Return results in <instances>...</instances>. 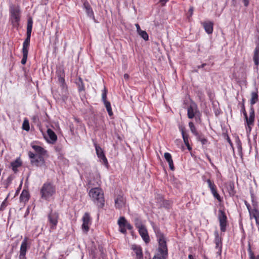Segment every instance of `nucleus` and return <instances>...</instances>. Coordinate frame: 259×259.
Instances as JSON below:
<instances>
[{"label":"nucleus","mask_w":259,"mask_h":259,"mask_svg":"<svg viewBox=\"0 0 259 259\" xmlns=\"http://www.w3.org/2000/svg\"><path fill=\"white\" fill-rule=\"evenodd\" d=\"M89 195L96 205L102 208L104 205V193L102 190L98 187L92 188L90 190Z\"/></svg>","instance_id":"nucleus-1"},{"label":"nucleus","mask_w":259,"mask_h":259,"mask_svg":"<svg viewBox=\"0 0 259 259\" xmlns=\"http://www.w3.org/2000/svg\"><path fill=\"white\" fill-rule=\"evenodd\" d=\"M154 230L156 234L157 240L158 242V252L159 253H164L165 255H168L166 238L165 236L159 229L154 228Z\"/></svg>","instance_id":"nucleus-2"},{"label":"nucleus","mask_w":259,"mask_h":259,"mask_svg":"<svg viewBox=\"0 0 259 259\" xmlns=\"http://www.w3.org/2000/svg\"><path fill=\"white\" fill-rule=\"evenodd\" d=\"M40 193L41 198L47 200L56 193L55 186L51 183H45L43 184Z\"/></svg>","instance_id":"nucleus-3"},{"label":"nucleus","mask_w":259,"mask_h":259,"mask_svg":"<svg viewBox=\"0 0 259 259\" xmlns=\"http://www.w3.org/2000/svg\"><path fill=\"white\" fill-rule=\"evenodd\" d=\"M56 75L58 78V82L62 88V96H65L67 93V88L65 80V73L64 69L62 67H59L56 70Z\"/></svg>","instance_id":"nucleus-4"},{"label":"nucleus","mask_w":259,"mask_h":259,"mask_svg":"<svg viewBox=\"0 0 259 259\" xmlns=\"http://www.w3.org/2000/svg\"><path fill=\"white\" fill-rule=\"evenodd\" d=\"M28 156L30 158L31 163L37 167H43L46 166L44 156L41 155H35L32 152H29Z\"/></svg>","instance_id":"nucleus-5"},{"label":"nucleus","mask_w":259,"mask_h":259,"mask_svg":"<svg viewBox=\"0 0 259 259\" xmlns=\"http://www.w3.org/2000/svg\"><path fill=\"white\" fill-rule=\"evenodd\" d=\"M59 218V215L58 212L56 211H53L52 209L50 210V212L48 214V222L51 229H56V226L58 223Z\"/></svg>","instance_id":"nucleus-6"},{"label":"nucleus","mask_w":259,"mask_h":259,"mask_svg":"<svg viewBox=\"0 0 259 259\" xmlns=\"http://www.w3.org/2000/svg\"><path fill=\"white\" fill-rule=\"evenodd\" d=\"M30 247V243L28 242V238L27 237H24L20 246L19 255V259L27 258L26 256V252Z\"/></svg>","instance_id":"nucleus-7"},{"label":"nucleus","mask_w":259,"mask_h":259,"mask_svg":"<svg viewBox=\"0 0 259 259\" xmlns=\"http://www.w3.org/2000/svg\"><path fill=\"white\" fill-rule=\"evenodd\" d=\"M11 20L14 26H17L19 25L20 21V12L18 8H12L10 10Z\"/></svg>","instance_id":"nucleus-8"},{"label":"nucleus","mask_w":259,"mask_h":259,"mask_svg":"<svg viewBox=\"0 0 259 259\" xmlns=\"http://www.w3.org/2000/svg\"><path fill=\"white\" fill-rule=\"evenodd\" d=\"M94 145L95 146L96 154L98 157L99 158H100L101 160H102L103 163L104 165H107L108 164V161L102 149L100 147L99 145L97 144V143L95 141H94Z\"/></svg>","instance_id":"nucleus-9"},{"label":"nucleus","mask_w":259,"mask_h":259,"mask_svg":"<svg viewBox=\"0 0 259 259\" xmlns=\"http://www.w3.org/2000/svg\"><path fill=\"white\" fill-rule=\"evenodd\" d=\"M107 90L105 88H104V90L102 91V100L104 103L105 106L106 108L107 111L109 116H112L113 115V112L112 111V108L111 106L110 103L107 101Z\"/></svg>","instance_id":"nucleus-10"},{"label":"nucleus","mask_w":259,"mask_h":259,"mask_svg":"<svg viewBox=\"0 0 259 259\" xmlns=\"http://www.w3.org/2000/svg\"><path fill=\"white\" fill-rule=\"evenodd\" d=\"M197 112H200V111L198 109L197 105L194 103H192L187 109L188 117L190 119L194 118Z\"/></svg>","instance_id":"nucleus-11"},{"label":"nucleus","mask_w":259,"mask_h":259,"mask_svg":"<svg viewBox=\"0 0 259 259\" xmlns=\"http://www.w3.org/2000/svg\"><path fill=\"white\" fill-rule=\"evenodd\" d=\"M33 21L32 19L30 18L28 19L27 24V32H26V38L23 42V44H30L31 34L32 29Z\"/></svg>","instance_id":"nucleus-12"},{"label":"nucleus","mask_w":259,"mask_h":259,"mask_svg":"<svg viewBox=\"0 0 259 259\" xmlns=\"http://www.w3.org/2000/svg\"><path fill=\"white\" fill-rule=\"evenodd\" d=\"M127 221L124 217H120L118 220L119 231L122 234L126 233V228Z\"/></svg>","instance_id":"nucleus-13"},{"label":"nucleus","mask_w":259,"mask_h":259,"mask_svg":"<svg viewBox=\"0 0 259 259\" xmlns=\"http://www.w3.org/2000/svg\"><path fill=\"white\" fill-rule=\"evenodd\" d=\"M138 232L144 242L146 243H149L150 241V238L146 227L143 228H140V229L138 230Z\"/></svg>","instance_id":"nucleus-14"},{"label":"nucleus","mask_w":259,"mask_h":259,"mask_svg":"<svg viewBox=\"0 0 259 259\" xmlns=\"http://www.w3.org/2000/svg\"><path fill=\"white\" fill-rule=\"evenodd\" d=\"M83 223L82 225V229L86 232L89 230V225L90 222V217L88 213L86 212L82 218Z\"/></svg>","instance_id":"nucleus-15"},{"label":"nucleus","mask_w":259,"mask_h":259,"mask_svg":"<svg viewBox=\"0 0 259 259\" xmlns=\"http://www.w3.org/2000/svg\"><path fill=\"white\" fill-rule=\"evenodd\" d=\"M30 44H23V48H22V53H23V58L21 60V63L24 65L26 64L28 54V48Z\"/></svg>","instance_id":"nucleus-16"},{"label":"nucleus","mask_w":259,"mask_h":259,"mask_svg":"<svg viewBox=\"0 0 259 259\" xmlns=\"http://www.w3.org/2000/svg\"><path fill=\"white\" fill-rule=\"evenodd\" d=\"M254 110L253 106H250L249 109V117L245 118L247 125H253L254 120Z\"/></svg>","instance_id":"nucleus-17"},{"label":"nucleus","mask_w":259,"mask_h":259,"mask_svg":"<svg viewBox=\"0 0 259 259\" xmlns=\"http://www.w3.org/2000/svg\"><path fill=\"white\" fill-rule=\"evenodd\" d=\"M125 201V199L122 196L120 195H118L115 199V205L116 208H121L124 205Z\"/></svg>","instance_id":"nucleus-18"},{"label":"nucleus","mask_w":259,"mask_h":259,"mask_svg":"<svg viewBox=\"0 0 259 259\" xmlns=\"http://www.w3.org/2000/svg\"><path fill=\"white\" fill-rule=\"evenodd\" d=\"M47 134L49 138V140H48V142L50 143L54 144L57 139L56 134L50 128L47 130Z\"/></svg>","instance_id":"nucleus-19"},{"label":"nucleus","mask_w":259,"mask_h":259,"mask_svg":"<svg viewBox=\"0 0 259 259\" xmlns=\"http://www.w3.org/2000/svg\"><path fill=\"white\" fill-rule=\"evenodd\" d=\"M179 128L180 131L181 132L182 137L183 139V141H184L185 144L188 145V144H189V140H188L189 136L187 134H186V133L185 132V126L183 125L180 124L179 125Z\"/></svg>","instance_id":"nucleus-20"},{"label":"nucleus","mask_w":259,"mask_h":259,"mask_svg":"<svg viewBox=\"0 0 259 259\" xmlns=\"http://www.w3.org/2000/svg\"><path fill=\"white\" fill-rule=\"evenodd\" d=\"M164 156L165 160L168 163L169 168L171 170H174L175 169V167L174 165L173 160L172 159L171 154L168 152H166L164 153Z\"/></svg>","instance_id":"nucleus-21"},{"label":"nucleus","mask_w":259,"mask_h":259,"mask_svg":"<svg viewBox=\"0 0 259 259\" xmlns=\"http://www.w3.org/2000/svg\"><path fill=\"white\" fill-rule=\"evenodd\" d=\"M214 242L215 244V247L222 246V238L220 236L219 234L217 231H215L214 233Z\"/></svg>","instance_id":"nucleus-22"},{"label":"nucleus","mask_w":259,"mask_h":259,"mask_svg":"<svg viewBox=\"0 0 259 259\" xmlns=\"http://www.w3.org/2000/svg\"><path fill=\"white\" fill-rule=\"evenodd\" d=\"M203 27L206 33L211 34L213 31V23L211 22H204L203 23Z\"/></svg>","instance_id":"nucleus-23"},{"label":"nucleus","mask_w":259,"mask_h":259,"mask_svg":"<svg viewBox=\"0 0 259 259\" xmlns=\"http://www.w3.org/2000/svg\"><path fill=\"white\" fill-rule=\"evenodd\" d=\"M258 92L257 89L255 91L252 92L251 93V99H250V106H253V105L255 104L258 101Z\"/></svg>","instance_id":"nucleus-24"},{"label":"nucleus","mask_w":259,"mask_h":259,"mask_svg":"<svg viewBox=\"0 0 259 259\" xmlns=\"http://www.w3.org/2000/svg\"><path fill=\"white\" fill-rule=\"evenodd\" d=\"M253 59L254 64L257 67L259 65V45H257L254 50Z\"/></svg>","instance_id":"nucleus-25"},{"label":"nucleus","mask_w":259,"mask_h":259,"mask_svg":"<svg viewBox=\"0 0 259 259\" xmlns=\"http://www.w3.org/2000/svg\"><path fill=\"white\" fill-rule=\"evenodd\" d=\"M32 148L37 153L36 154H35V155L40 154L42 156H44L47 153L46 150H45L43 148L39 146L33 145L32 146Z\"/></svg>","instance_id":"nucleus-26"},{"label":"nucleus","mask_w":259,"mask_h":259,"mask_svg":"<svg viewBox=\"0 0 259 259\" xmlns=\"http://www.w3.org/2000/svg\"><path fill=\"white\" fill-rule=\"evenodd\" d=\"M132 249L136 254L137 257L141 258L142 257V250L140 246L134 245L133 246Z\"/></svg>","instance_id":"nucleus-27"},{"label":"nucleus","mask_w":259,"mask_h":259,"mask_svg":"<svg viewBox=\"0 0 259 259\" xmlns=\"http://www.w3.org/2000/svg\"><path fill=\"white\" fill-rule=\"evenodd\" d=\"M21 165V162L19 159H17L11 163V166L13 170L16 172L17 171V168Z\"/></svg>","instance_id":"nucleus-28"},{"label":"nucleus","mask_w":259,"mask_h":259,"mask_svg":"<svg viewBox=\"0 0 259 259\" xmlns=\"http://www.w3.org/2000/svg\"><path fill=\"white\" fill-rule=\"evenodd\" d=\"M250 217L254 218L255 220L256 224L259 225V211L257 209H253V211L250 212Z\"/></svg>","instance_id":"nucleus-29"},{"label":"nucleus","mask_w":259,"mask_h":259,"mask_svg":"<svg viewBox=\"0 0 259 259\" xmlns=\"http://www.w3.org/2000/svg\"><path fill=\"white\" fill-rule=\"evenodd\" d=\"M76 83L78 86V90L79 92L84 90V85L80 77H79L78 79L76 81Z\"/></svg>","instance_id":"nucleus-30"},{"label":"nucleus","mask_w":259,"mask_h":259,"mask_svg":"<svg viewBox=\"0 0 259 259\" xmlns=\"http://www.w3.org/2000/svg\"><path fill=\"white\" fill-rule=\"evenodd\" d=\"M29 195L27 191H23L20 196V200L21 202H26L29 200Z\"/></svg>","instance_id":"nucleus-31"},{"label":"nucleus","mask_w":259,"mask_h":259,"mask_svg":"<svg viewBox=\"0 0 259 259\" xmlns=\"http://www.w3.org/2000/svg\"><path fill=\"white\" fill-rule=\"evenodd\" d=\"M218 219L219 220V223L227 222V218L224 211L222 210H219Z\"/></svg>","instance_id":"nucleus-32"},{"label":"nucleus","mask_w":259,"mask_h":259,"mask_svg":"<svg viewBox=\"0 0 259 259\" xmlns=\"http://www.w3.org/2000/svg\"><path fill=\"white\" fill-rule=\"evenodd\" d=\"M196 138V139L201 142L202 145L206 144L207 142V140L204 137V136L202 134H199V133L197 134V135L195 136Z\"/></svg>","instance_id":"nucleus-33"},{"label":"nucleus","mask_w":259,"mask_h":259,"mask_svg":"<svg viewBox=\"0 0 259 259\" xmlns=\"http://www.w3.org/2000/svg\"><path fill=\"white\" fill-rule=\"evenodd\" d=\"M134 223L135 227L138 229V230H139L140 228H143L145 227V225L143 224L141 219L138 218H135Z\"/></svg>","instance_id":"nucleus-34"},{"label":"nucleus","mask_w":259,"mask_h":259,"mask_svg":"<svg viewBox=\"0 0 259 259\" xmlns=\"http://www.w3.org/2000/svg\"><path fill=\"white\" fill-rule=\"evenodd\" d=\"M227 190L229 195L233 196L235 194V191L234 189V185L233 183H230L227 187Z\"/></svg>","instance_id":"nucleus-35"},{"label":"nucleus","mask_w":259,"mask_h":259,"mask_svg":"<svg viewBox=\"0 0 259 259\" xmlns=\"http://www.w3.org/2000/svg\"><path fill=\"white\" fill-rule=\"evenodd\" d=\"M189 126L190 128L191 132L194 135H197L198 132L197 131L196 128L192 122H189Z\"/></svg>","instance_id":"nucleus-36"},{"label":"nucleus","mask_w":259,"mask_h":259,"mask_svg":"<svg viewBox=\"0 0 259 259\" xmlns=\"http://www.w3.org/2000/svg\"><path fill=\"white\" fill-rule=\"evenodd\" d=\"M87 13L88 14V16L90 17H94V12L92 10V9L90 7V6L88 5H84Z\"/></svg>","instance_id":"nucleus-37"},{"label":"nucleus","mask_w":259,"mask_h":259,"mask_svg":"<svg viewBox=\"0 0 259 259\" xmlns=\"http://www.w3.org/2000/svg\"><path fill=\"white\" fill-rule=\"evenodd\" d=\"M207 184H208V186L209 188L210 189V191L212 190H213L214 189L217 188V187L214 184V182L210 180V179H207L206 181Z\"/></svg>","instance_id":"nucleus-38"},{"label":"nucleus","mask_w":259,"mask_h":259,"mask_svg":"<svg viewBox=\"0 0 259 259\" xmlns=\"http://www.w3.org/2000/svg\"><path fill=\"white\" fill-rule=\"evenodd\" d=\"M211 193L213 196V197L217 199L219 202L222 201V198L220 196V195L219 194V193L217 192V188L214 189L213 190L211 191Z\"/></svg>","instance_id":"nucleus-39"},{"label":"nucleus","mask_w":259,"mask_h":259,"mask_svg":"<svg viewBox=\"0 0 259 259\" xmlns=\"http://www.w3.org/2000/svg\"><path fill=\"white\" fill-rule=\"evenodd\" d=\"M138 34L146 41L149 39L148 34L145 31L142 30L138 33Z\"/></svg>","instance_id":"nucleus-40"},{"label":"nucleus","mask_w":259,"mask_h":259,"mask_svg":"<svg viewBox=\"0 0 259 259\" xmlns=\"http://www.w3.org/2000/svg\"><path fill=\"white\" fill-rule=\"evenodd\" d=\"M251 198L252 204L253 207V209H257V201H256V199L255 198V196H254V194L251 192Z\"/></svg>","instance_id":"nucleus-41"},{"label":"nucleus","mask_w":259,"mask_h":259,"mask_svg":"<svg viewBox=\"0 0 259 259\" xmlns=\"http://www.w3.org/2000/svg\"><path fill=\"white\" fill-rule=\"evenodd\" d=\"M22 128L24 130L28 131L30 129L29 123L28 120H25L22 124Z\"/></svg>","instance_id":"nucleus-42"},{"label":"nucleus","mask_w":259,"mask_h":259,"mask_svg":"<svg viewBox=\"0 0 259 259\" xmlns=\"http://www.w3.org/2000/svg\"><path fill=\"white\" fill-rule=\"evenodd\" d=\"M160 255H154L153 259H166L168 255H165L164 253H160Z\"/></svg>","instance_id":"nucleus-43"},{"label":"nucleus","mask_w":259,"mask_h":259,"mask_svg":"<svg viewBox=\"0 0 259 259\" xmlns=\"http://www.w3.org/2000/svg\"><path fill=\"white\" fill-rule=\"evenodd\" d=\"M220 226L221 231L225 232L226 230L227 222L220 223Z\"/></svg>","instance_id":"nucleus-44"},{"label":"nucleus","mask_w":259,"mask_h":259,"mask_svg":"<svg viewBox=\"0 0 259 259\" xmlns=\"http://www.w3.org/2000/svg\"><path fill=\"white\" fill-rule=\"evenodd\" d=\"M249 255L250 257V259H259V255H257L255 256L253 254V253L251 250V248L249 246L248 248Z\"/></svg>","instance_id":"nucleus-45"},{"label":"nucleus","mask_w":259,"mask_h":259,"mask_svg":"<svg viewBox=\"0 0 259 259\" xmlns=\"http://www.w3.org/2000/svg\"><path fill=\"white\" fill-rule=\"evenodd\" d=\"M7 206V198H6L1 205L0 210H1V211L4 210Z\"/></svg>","instance_id":"nucleus-46"},{"label":"nucleus","mask_w":259,"mask_h":259,"mask_svg":"<svg viewBox=\"0 0 259 259\" xmlns=\"http://www.w3.org/2000/svg\"><path fill=\"white\" fill-rule=\"evenodd\" d=\"M201 113L200 112H197V114L194 116L195 121L197 123H200L201 122Z\"/></svg>","instance_id":"nucleus-47"},{"label":"nucleus","mask_w":259,"mask_h":259,"mask_svg":"<svg viewBox=\"0 0 259 259\" xmlns=\"http://www.w3.org/2000/svg\"><path fill=\"white\" fill-rule=\"evenodd\" d=\"M31 120L36 124H38L39 123V118L37 115H33L31 118Z\"/></svg>","instance_id":"nucleus-48"},{"label":"nucleus","mask_w":259,"mask_h":259,"mask_svg":"<svg viewBox=\"0 0 259 259\" xmlns=\"http://www.w3.org/2000/svg\"><path fill=\"white\" fill-rule=\"evenodd\" d=\"M194 9L193 7H191L189 8V10L188 11V13L187 14V17L188 19H189L193 15Z\"/></svg>","instance_id":"nucleus-49"},{"label":"nucleus","mask_w":259,"mask_h":259,"mask_svg":"<svg viewBox=\"0 0 259 259\" xmlns=\"http://www.w3.org/2000/svg\"><path fill=\"white\" fill-rule=\"evenodd\" d=\"M244 203L246 206V207L249 212V214H250V212L253 211V209H251L250 204L246 201H244Z\"/></svg>","instance_id":"nucleus-50"},{"label":"nucleus","mask_w":259,"mask_h":259,"mask_svg":"<svg viewBox=\"0 0 259 259\" xmlns=\"http://www.w3.org/2000/svg\"><path fill=\"white\" fill-rule=\"evenodd\" d=\"M215 248L218 250L217 254L221 255L222 251V246L215 247Z\"/></svg>","instance_id":"nucleus-51"},{"label":"nucleus","mask_w":259,"mask_h":259,"mask_svg":"<svg viewBox=\"0 0 259 259\" xmlns=\"http://www.w3.org/2000/svg\"><path fill=\"white\" fill-rule=\"evenodd\" d=\"M132 229H133V226L129 223L127 222V223L126 224V230L128 229L129 230H131Z\"/></svg>","instance_id":"nucleus-52"},{"label":"nucleus","mask_w":259,"mask_h":259,"mask_svg":"<svg viewBox=\"0 0 259 259\" xmlns=\"http://www.w3.org/2000/svg\"><path fill=\"white\" fill-rule=\"evenodd\" d=\"M135 26L136 27V28H137V31L138 32V33L140 32L141 31H142V30L140 28V25L138 24H135Z\"/></svg>","instance_id":"nucleus-53"},{"label":"nucleus","mask_w":259,"mask_h":259,"mask_svg":"<svg viewBox=\"0 0 259 259\" xmlns=\"http://www.w3.org/2000/svg\"><path fill=\"white\" fill-rule=\"evenodd\" d=\"M242 111H243V113L245 118H247V114L246 113V112L245 111V108L244 106L243 107Z\"/></svg>","instance_id":"nucleus-54"},{"label":"nucleus","mask_w":259,"mask_h":259,"mask_svg":"<svg viewBox=\"0 0 259 259\" xmlns=\"http://www.w3.org/2000/svg\"><path fill=\"white\" fill-rule=\"evenodd\" d=\"M168 1L169 0H160L159 2L162 6H164Z\"/></svg>","instance_id":"nucleus-55"},{"label":"nucleus","mask_w":259,"mask_h":259,"mask_svg":"<svg viewBox=\"0 0 259 259\" xmlns=\"http://www.w3.org/2000/svg\"><path fill=\"white\" fill-rule=\"evenodd\" d=\"M244 5L245 7H247L249 5V0H243Z\"/></svg>","instance_id":"nucleus-56"},{"label":"nucleus","mask_w":259,"mask_h":259,"mask_svg":"<svg viewBox=\"0 0 259 259\" xmlns=\"http://www.w3.org/2000/svg\"><path fill=\"white\" fill-rule=\"evenodd\" d=\"M247 125V127L246 128V131H247V132H250L251 131V125Z\"/></svg>","instance_id":"nucleus-57"},{"label":"nucleus","mask_w":259,"mask_h":259,"mask_svg":"<svg viewBox=\"0 0 259 259\" xmlns=\"http://www.w3.org/2000/svg\"><path fill=\"white\" fill-rule=\"evenodd\" d=\"M123 77L125 79L127 80L129 78V75L127 74H124Z\"/></svg>","instance_id":"nucleus-58"},{"label":"nucleus","mask_w":259,"mask_h":259,"mask_svg":"<svg viewBox=\"0 0 259 259\" xmlns=\"http://www.w3.org/2000/svg\"><path fill=\"white\" fill-rule=\"evenodd\" d=\"M186 146L187 147V148H188V149L189 151L191 150L192 148L191 147V146H190V144H188H188H187V145H186Z\"/></svg>","instance_id":"nucleus-59"},{"label":"nucleus","mask_w":259,"mask_h":259,"mask_svg":"<svg viewBox=\"0 0 259 259\" xmlns=\"http://www.w3.org/2000/svg\"><path fill=\"white\" fill-rule=\"evenodd\" d=\"M188 258L189 259H194L193 256L192 254H189Z\"/></svg>","instance_id":"nucleus-60"},{"label":"nucleus","mask_w":259,"mask_h":259,"mask_svg":"<svg viewBox=\"0 0 259 259\" xmlns=\"http://www.w3.org/2000/svg\"><path fill=\"white\" fill-rule=\"evenodd\" d=\"M205 65H206V64H205V63H204V64H202L201 66H199L198 67V68H203V67H204Z\"/></svg>","instance_id":"nucleus-61"},{"label":"nucleus","mask_w":259,"mask_h":259,"mask_svg":"<svg viewBox=\"0 0 259 259\" xmlns=\"http://www.w3.org/2000/svg\"><path fill=\"white\" fill-rule=\"evenodd\" d=\"M9 196H10V193L8 194V195H7V196L6 197V198H7V199H8Z\"/></svg>","instance_id":"nucleus-62"},{"label":"nucleus","mask_w":259,"mask_h":259,"mask_svg":"<svg viewBox=\"0 0 259 259\" xmlns=\"http://www.w3.org/2000/svg\"><path fill=\"white\" fill-rule=\"evenodd\" d=\"M8 180H9V182H10V181H11V179H10V177H9V178H8Z\"/></svg>","instance_id":"nucleus-63"},{"label":"nucleus","mask_w":259,"mask_h":259,"mask_svg":"<svg viewBox=\"0 0 259 259\" xmlns=\"http://www.w3.org/2000/svg\"><path fill=\"white\" fill-rule=\"evenodd\" d=\"M208 159H209V161H210V159L209 157H208Z\"/></svg>","instance_id":"nucleus-64"}]
</instances>
